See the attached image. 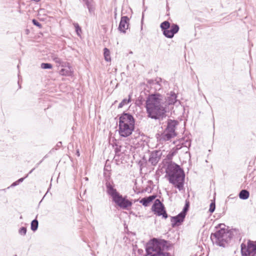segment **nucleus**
<instances>
[{
	"mask_svg": "<svg viewBox=\"0 0 256 256\" xmlns=\"http://www.w3.org/2000/svg\"><path fill=\"white\" fill-rule=\"evenodd\" d=\"M164 96L159 94L150 95L146 100V108L148 116L158 120L166 112Z\"/></svg>",
	"mask_w": 256,
	"mask_h": 256,
	"instance_id": "1",
	"label": "nucleus"
},
{
	"mask_svg": "<svg viewBox=\"0 0 256 256\" xmlns=\"http://www.w3.org/2000/svg\"><path fill=\"white\" fill-rule=\"evenodd\" d=\"M169 182L181 190L184 188L185 174L180 166L175 163H170L166 169Z\"/></svg>",
	"mask_w": 256,
	"mask_h": 256,
	"instance_id": "2",
	"label": "nucleus"
},
{
	"mask_svg": "<svg viewBox=\"0 0 256 256\" xmlns=\"http://www.w3.org/2000/svg\"><path fill=\"white\" fill-rule=\"evenodd\" d=\"M168 248L167 241L153 238L146 244V256H170V254L166 252Z\"/></svg>",
	"mask_w": 256,
	"mask_h": 256,
	"instance_id": "3",
	"label": "nucleus"
},
{
	"mask_svg": "<svg viewBox=\"0 0 256 256\" xmlns=\"http://www.w3.org/2000/svg\"><path fill=\"white\" fill-rule=\"evenodd\" d=\"M225 226L224 224H220V228L216 230L214 233H212L210 239L212 242L220 246H224L232 238V233L227 229L222 228Z\"/></svg>",
	"mask_w": 256,
	"mask_h": 256,
	"instance_id": "4",
	"label": "nucleus"
},
{
	"mask_svg": "<svg viewBox=\"0 0 256 256\" xmlns=\"http://www.w3.org/2000/svg\"><path fill=\"white\" fill-rule=\"evenodd\" d=\"M176 120L168 119L167 121L166 128L159 136V140L161 142L168 141L176 136V128L178 125Z\"/></svg>",
	"mask_w": 256,
	"mask_h": 256,
	"instance_id": "5",
	"label": "nucleus"
},
{
	"mask_svg": "<svg viewBox=\"0 0 256 256\" xmlns=\"http://www.w3.org/2000/svg\"><path fill=\"white\" fill-rule=\"evenodd\" d=\"M160 28L163 31L164 35L168 38H172L174 35L179 30V26L178 24H172L170 26L168 21H164L160 24Z\"/></svg>",
	"mask_w": 256,
	"mask_h": 256,
	"instance_id": "6",
	"label": "nucleus"
},
{
	"mask_svg": "<svg viewBox=\"0 0 256 256\" xmlns=\"http://www.w3.org/2000/svg\"><path fill=\"white\" fill-rule=\"evenodd\" d=\"M241 251L244 256H256V244L249 240L247 246L244 244L241 245Z\"/></svg>",
	"mask_w": 256,
	"mask_h": 256,
	"instance_id": "7",
	"label": "nucleus"
},
{
	"mask_svg": "<svg viewBox=\"0 0 256 256\" xmlns=\"http://www.w3.org/2000/svg\"><path fill=\"white\" fill-rule=\"evenodd\" d=\"M152 210L158 216H162L163 218H168V214L165 210L164 205L160 202V200L156 199L152 206Z\"/></svg>",
	"mask_w": 256,
	"mask_h": 256,
	"instance_id": "8",
	"label": "nucleus"
},
{
	"mask_svg": "<svg viewBox=\"0 0 256 256\" xmlns=\"http://www.w3.org/2000/svg\"><path fill=\"white\" fill-rule=\"evenodd\" d=\"M112 199L118 206L124 209H126L132 205L131 202L124 198L120 193Z\"/></svg>",
	"mask_w": 256,
	"mask_h": 256,
	"instance_id": "9",
	"label": "nucleus"
},
{
	"mask_svg": "<svg viewBox=\"0 0 256 256\" xmlns=\"http://www.w3.org/2000/svg\"><path fill=\"white\" fill-rule=\"evenodd\" d=\"M118 132L121 136L127 137L130 136L134 128V125L118 124Z\"/></svg>",
	"mask_w": 256,
	"mask_h": 256,
	"instance_id": "10",
	"label": "nucleus"
},
{
	"mask_svg": "<svg viewBox=\"0 0 256 256\" xmlns=\"http://www.w3.org/2000/svg\"><path fill=\"white\" fill-rule=\"evenodd\" d=\"M118 124L134 125V119L130 114L124 112L120 116Z\"/></svg>",
	"mask_w": 256,
	"mask_h": 256,
	"instance_id": "11",
	"label": "nucleus"
},
{
	"mask_svg": "<svg viewBox=\"0 0 256 256\" xmlns=\"http://www.w3.org/2000/svg\"><path fill=\"white\" fill-rule=\"evenodd\" d=\"M162 155L161 150H156L152 152L148 159L149 162L153 166H156L160 160Z\"/></svg>",
	"mask_w": 256,
	"mask_h": 256,
	"instance_id": "12",
	"label": "nucleus"
},
{
	"mask_svg": "<svg viewBox=\"0 0 256 256\" xmlns=\"http://www.w3.org/2000/svg\"><path fill=\"white\" fill-rule=\"evenodd\" d=\"M106 187L107 194L110 196L112 198L119 194L114 188V184L112 182L107 181L106 183Z\"/></svg>",
	"mask_w": 256,
	"mask_h": 256,
	"instance_id": "13",
	"label": "nucleus"
},
{
	"mask_svg": "<svg viewBox=\"0 0 256 256\" xmlns=\"http://www.w3.org/2000/svg\"><path fill=\"white\" fill-rule=\"evenodd\" d=\"M130 19L127 16H122L118 26V30L122 32L125 33L126 30L128 28Z\"/></svg>",
	"mask_w": 256,
	"mask_h": 256,
	"instance_id": "14",
	"label": "nucleus"
},
{
	"mask_svg": "<svg viewBox=\"0 0 256 256\" xmlns=\"http://www.w3.org/2000/svg\"><path fill=\"white\" fill-rule=\"evenodd\" d=\"M164 102H166V108L167 106L173 105L176 102V96L174 92H171L170 94H168L166 96L164 97Z\"/></svg>",
	"mask_w": 256,
	"mask_h": 256,
	"instance_id": "15",
	"label": "nucleus"
},
{
	"mask_svg": "<svg viewBox=\"0 0 256 256\" xmlns=\"http://www.w3.org/2000/svg\"><path fill=\"white\" fill-rule=\"evenodd\" d=\"M185 216L180 212L176 216H172L171 218L172 226L174 228L176 226H179L183 222Z\"/></svg>",
	"mask_w": 256,
	"mask_h": 256,
	"instance_id": "16",
	"label": "nucleus"
},
{
	"mask_svg": "<svg viewBox=\"0 0 256 256\" xmlns=\"http://www.w3.org/2000/svg\"><path fill=\"white\" fill-rule=\"evenodd\" d=\"M156 198V196L152 195L148 197L142 198L140 200V202L144 206H147L150 202L155 199Z\"/></svg>",
	"mask_w": 256,
	"mask_h": 256,
	"instance_id": "17",
	"label": "nucleus"
},
{
	"mask_svg": "<svg viewBox=\"0 0 256 256\" xmlns=\"http://www.w3.org/2000/svg\"><path fill=\"white\" fill-rule=\"evenodd\" d=\"M88 10L89 12L92 14L94 12L95 7L92 0H82Z\"/></svg>",
	"mask_w": 256,
	"mask_h": 256,
	"instance_id": "18",
	"label": "nucleus"
},
{
	"mask_svg": "<svg viewBox=\"0 0 256 256\" xmlns=\"http://www.w3.org/2000/svg\"><path fill=\"white\" fill-rule=\"evenodd\" d=\"M250 196L249 192L246 190H242L239 194V197L242 200H246Z\"/></svg>",
	"mask_w": 256,
	"mask_h": 256,
	"instance_id": "19",
	"label": "nucleus"
},
{
	"mask_svg": "<svg viewBox=\"0 0 256 256\" xmlns=\"http://www.w3.org/2000/svg\"><path fill=\"white\" fill-rule=\"evenodd\" d=\"M104 60L106 62H110L111 58L110 56V52L108 48H105L104 49Z\"/></svg>",
	"mask_w": 256,
	"mask_h": 256,
	"instance_id": "20",
	"label": "nucleus"
},
{
	"mask_svg": "<svg viewBox=\"0 0 256 256\" xmlns=\"http://www.w3.org/2000/svg\"><path fill=\"white\" fill-rule=\"evenodd\" d=\"M60 74L63 76H70L72 72L70 68H62L60 71Z\"/></svg>",
	"mask_w": 256,
	"mask_h": 256,
	"instance_id": "21",
	"label": "nucleus"
},
{
	"mask_svg": "<svg viewBox=\"0 0 256 256\" xmlns=\"http://www.w3.org/2000/svg\"><path fill=\"white\" fill-rule=\"evenodd\" d=\"M38 222L36 219L32 220L31 222V230L33 231H36L38 228Z\"/></svg>",
	"mask_w": 256,
	"mask_h": 256,
	"instance_id": "22",
	"label": "nucleus"
},
{
	"mask_svg": "<svg viewBox=\"0 0 256 256\" xmlns=\"http://www.w3.org/2000/svg\"><path fill=\"white\" fill-rule=\"evenodd\" d=\"M52 60L56 63L61 64L62 63V60L56 54H52L51 56Z\"/></svg>",
	"mask_w": 256,
	"mask_h": 256,
	"instance_id": "23",
	"label": "nucleus"
},
{
	"mask_svg": "<svg viewBox=\"0 0 256 256\" xmlns=\"http://www.w3.org/2000/svg\"><path fill=\"white\" fill-rule=\"evenodd\" d=\"M130 101V98L128 100L124 99L119 104L118 108L123 107L124 105L127 104Z\"/></svg>",
	"mask_w": 256,
	"mask_h": 256,
	"instance_id": "24",
	"label": "nucleus"
},
{
	"mask_svg": "<svg viewBox=\"0 0 256 256\" xmlns=\"http://www.w3.org/2000/svg\"><path fill=\"white\" fill-rule=\"evenodd\" d=\"M52 68V64L49 63H42L41 64V68L43 69H50Z\"/></svg>",
	"mask_w": 256,
	"mask_h": 256,
	"instance_id": "25",
	"label": "nucleus"
},
{
	"mask_svg": "<svg viewBox=\"0 0 256 256\" xmlns=\"http://www.w3.org/2000/svg\"><path fill=\"white\" fill-rule=\"evenodd\" d=\"M188 207H189L188 204V203L186 204L182 210V212H180V213L182 214H183L184 216H186V213L188 212Z\"/></svg>",
	"mask_w": 256,
	"mask_h": 256,
	"instance_id": "26",
	"label": "nucleus"
},
{
	"mask_svg": "<svg viewBox=\"0 0 256 256\" xmlns=\"http://www.w3.org/2000/svg\"><path fill=\"white\" fill-rule=\"evenodd\" d=\"M74 26L75 28L76 31V32L78 36H80V32H81V28H80V27L79 26L78 24H77V23L74 24Z\"/></svg>",
	"mask_w": 256,
	"mask_h": 256,
	"instance_id": "27",
	"label": "nucleus"
},
{
	"mask_svg": "<svg viewBox=\"0 0 256 256\" xmlns=\"http://www.w3.org/2000/svg\"><path fill=\"white\" fill-rule=\"evenodd\" d=\"M215 208H216L215 202H211L210 206V208H209L210 212L211 213L213 212L215 210Z\"/></svg>",
	"mask_w": 256,
	"mask_h": 256,
	"instance_id": "28",
	"label": "nucleus"
},
{
	"mask_svg": "<svg viewBox=\"0 0 256 256\" xmlns=\"http://www.w3.org/2000/svg\"><path fill=\"white\" fill-rule=\"evenodd\" d=\"M19 234L21 235L24 236L26 232V227H22L19 230Z\"/></svg>",
	"mask_w": 256,
	"mask_h": 256,
	"instance_id": "29",
	"label": "nucleus"
},
{
	"mask_svg": "<svg viewBox=\"0 0 256 256\" xmlns=\"http://www.w3.org/2000/svg\"><path fill=\"white\" fill-rule=\"evenodd\" d=\"M32 23L34 25L38 26L39 28H40L42 26L41 24L35 19L32 20Z\"/></svg>",
	"mask_w": 256,
	"mask_h": 256,
	"instance_id": "30",
	"label": "nucleus"
},
{
	"mask_svg": "<svg viewBox=\"0 0 256 256\" xmlns=\"http://www.w3.org/2000/svg\"><path fill=\"white\" fill-rule=\"evenodd\" d=\"M148 82L150 84H159V81L158 80H148Z\"/></svg>",
	"mask_w": 256,
	"mask_h": 256,
	"instance_id": "31",
	"label": "nucleus"
},
{
	"mask_svg": "<svg viewBox=\"0 0 256 256\" xmlns=\"http://www.w3.org/2000/svg\"><path fill=\"white\" fill-rule=\"evenodd\" d=\"M28 176V174H27L26 177L24 178H20V179H18L17 181L18 182V184H20V182H22L24 181V179L26 178L27 176Z\"/></svg>",
	"mask_w": 256,
	"mask_h": 256,
	"instance_id": "32",
	"label": "nucleus"
},
{
	"mask_svg": "<svg viewBox=\"0 0 256 256\" xmlns=\"http://www.w3.org/2000/svg\"><path fill=\"white\" fill-rule=\"evenodd\" d=\"M18 184H18V181L16 180V182H13V183L11 184L10 186H11V187L15 186H17V185H18Z\"/></svg>",
	"mask_w": 256,
	"mask_h": 256,
	"instance_id": "33",
	"label": "nucleus"
},
{
	"mask_svg": "<svg viewBox=\"0 0 256 256\" xmlns=\"http://www.w3.org/2000/svg\"><path fill=\"white\" fill-rule=\"evenodd\" d=\"M32 1H34L35 2H40V0H32Z\"/></svg>",
	"mask_w": 256,
	"mask_h": 256,
	"instance_id": "34",
	"label": "nucleus"
},
{
	"mask_svg": "<svg viewBox=\"0 0 256 256\" xmlns=\"http://www.w3.org/2000/svg\"><path fill=\"white\" fill-rule=\"evenodd\" d=\"M118 148H116V152L117 153V152H118Z\"/></svg>",
	"mask_w": 256,
	"mask_h": 256,
	"instance_id": "35",
	"label": "nucleus"
},
{
	"mask_svg": "<svg viewBox=\"0 0 256 256\" xmlns=\"http://www.w3.org/2000/svg\"><path fill=\"white\" fill-rule=\"evenodd\" d=\"M86 180H88V178L87 177L84 178Z\"/></svg>",
	"mask_w": 256,
	"mask_h": 256,
	"instance_id": "36",
	"label": "nucleus"
},
{
	"mask_svg": "<svg viewBox=\"0 0 256 256\" xmlns=\"http://www.w3.org/2000/svg\"><path fill=\"white\" fill-rule=\"evenodd\" d=\"M34 168H33L32 170L30 172H29L30 174L33 170H34Z\"/></svg>",
	"mask_w": 256,
	"mask_h": 256,
	"instance_id": "37",
	"label": "nucleus"
},
{
	"mask_svg": "<svg viewBox=\"0 0 256 256\" xmlns=\"http://www.w3.org/2000/svg\"><path fill=\"white\" fill-rule=\"evenodd\" d=\"M77 154H78V156H80V154H79V152L78 151L77 152Z\"/></svg>",
	"mask_w": 256,
	"mask_h": 256,
	"instance_id": "38",
	"label": "nucleus"
},
{
	"mask_svg": "<svg viewBox=\"0 0 256 256\" xmlns=\"http://www.w3.org/2000/svg\"><path fill=\"white\" fill-rule=\"evenodd\" d=\"M58 144H62V142H59L58 143Z\"/></svg>",
	"mask_w": 256,
	"mask_h": 256,
	"instance_id": "39",
	"label": "nucleus"
}]
</instances>
